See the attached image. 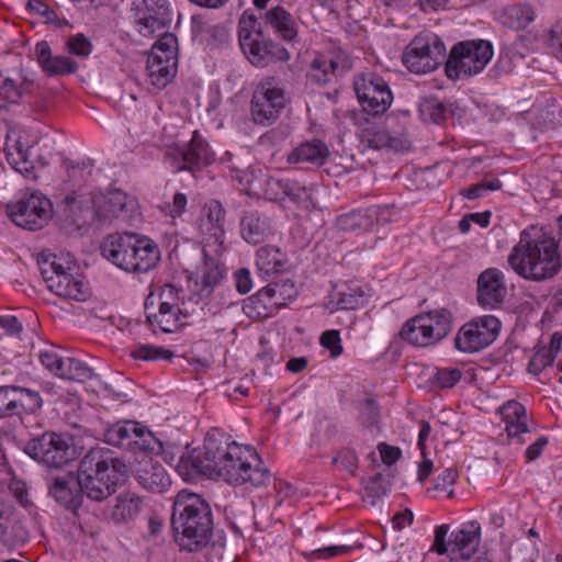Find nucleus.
<instances>
[{
    "label": "nucleus",
    "mask_w": 562,
    "mask_h": 562,
    "mask_svg": "<svg viewBox=\"0 0 562 562\" xmlns=\"http://www.w3.org/2000/svg\"><path fill=\"white\" fill-rule=\"evenodd\" d=\"M458 472L448 468L445 469L434 481V490L436 491H448L457 481Z\"/></svg>",
    "instance_id": "bf43d9fd"
},
{
    "label": "nucleus",
    "mask_w": 562,
    "mask_h": 562,
    "mask_svg": "<svg viewBox=\"0 0 562 562\" xmlns=\"http://www.w3.org/2000/svg\"><path fill=\"white\" fill-rule=\"evenodd\" d=\"M226 211L217 200L206 202L199 218V229L204 239V247L213 248L216 256L223 251L225 237Z\"/></svg>",
    "instance_id": "aec40b11"
},
{
    "label": "nucleus",
    "mask_w": 562,
    "mask_h": 562,
    "mask_svg": "<svg viewBox=\"0 0 562 562\" xmlns=\"http://www.w3.org/2000/svg\"><path fill=\"white\" fill-rule=\"evenodd\" d=\"M35 55L40 66L48 76L72 75L79 68L78 63L68 56H54L46 41L36 44Z\"/></svg>",
    "instance_id": "c85d7f7f"
},
{
    "label": "nucleus",
    "mask_w": 562,
    "mask_h": 562,
    "mask_svg": "<svg viewBox=\"0 0 562 562\" xmlns=\"http://www.w3.org/2000/svg\"><path fill=\"white\" fill-rule=\"evenodd\" d=\"M548 443L549 440L546 436L538 437L537 440L526 449L525 456L527 461L531 462L537 460L542 454Z\"/></svg>",
    "instance_id": "0e129e2a"
},
{
    "label": "nucleus",
    "mask_w": 562,
    "mask_h": 562,
    "mask_svg": "<svg viewBox=\"0 0 562 562\" xmlns=\"http://www.w3.org/2000/svg\"><path fill=\"white\" fill-rule=\"evenodd\" d=\"M361 139L374 149L392 148L398 150L401 140L392 137L383 126L370 125L361 131Z\"/></svg>",
    "instance_id": "c9c22d12"
},
{
    "label": "nucleus",
    "mask_w": 562,
    "mask_h": 562,
    "mask_svg": "<svg viewBox=\"0 0 562 562\" xmlns=\"http://www.w3.org/2000/svg\"><path fill=\"white\" fill-rule=\"evenodd\" d=\"M38 266L50 292L75 301H85L89 296V288L80 268L69 256L49 254L38 260Z\"/></svg>",
    "instance_id": "0eeeda50"
},
{
    "label": "nucleus",
    "mask_w": 562,
    "mask_h": 562,
    "mask_svg": "<svg viewBox=\"0 0 562 562\" xmlns=\"http://www.w3.org/2000/svg\"><path fill=\"white\" fill-rule=\"evenodd\" d=\"M135 479L144 488L155 493L165 492L171 484L165 468L150 457L138 462Z\"/></svg>",
    "instance_id": "bb28decb"
},
{
    "label": "nucleus",
    "mask_w": 562,
    "mask_h": 562,
    "mask_svg": "<svg viewBox=\"0 0 562 562\" xmlns=\"http://www.w3.org/2000/svg\"><path fill=\"white\" fill-rule=\"evenodd\" d=\"M38 359L47 370H49L56 376H59V373L64 367L65 358H61L54 347H47L40 350Z\"/></svg>",
    "instance_id": "8fccbe9b"
},
{
    "label": "nucleus",
    "mask_w": 562,
    "mask_h": 562,
    "mask_svg": "<svg viewBox=\"0 0 562 562\" xmlns=\"http://www.w3.org/2000/svg\"><path fill=\"white\" fill-rule=\"evenodd\" d=\"M501 328V321L493 315L475 317L458 330L454 337L456 348L464 353L479 352L496 340Z\"/></svg>",
    "instance_id": "2eb2a0df"
},
{
    "label": "nucleus",
    "mask_w": 562,
    "mask_h": 562,
    "mask_svg": "<svg viewBox=\"0 0 562 562\" xmlns=\"http://www.w3.org/2000/svg\"><path fill=\"white\" fill-rule=\"evenodd\" d=\"M453 315L447 308L418 314L403 325L400 336L416 347H428L447 337L452 330Z\"/></svg>",
    "instance_id": "6e6552de"
},
{
    "label": "nucleus",
    "mask_w": 562,
    "mask_h": 562,
    "mask_svg": "<svg viewBox=\"0 0 562 562\" xmlns=\"http://www.w3.org/2000/svg\"><path fill=\"white\" fill-rule=\"evenodd\" d=\"M505 274L498 268H487L477 278V302L485 308H497L506 296Z\"/></svg>",
    "instance_id": "b1692460"
},
{
    "label": "nucleus",
    "mask_w": 562,
    "mask_h": 562,
    "mask_svg": "<svg viewBox=\"0 0 562 562\" xmlns=\"http://www.w3.org/2000/svg\"><path fill=\"white\" fill-rule=\"evenodd\" d=\"M299 295V288L290 279H283V307L292 303Z\"/></svg>",
    "instance_id": "338daca9"
},
{
    "label": "nucleus",
    "mask_w": 562,
    "mask_h": 562,
    "mask_svg": "<svg viewBox=\"0 0 562 562\" xmlns=\"http://www.w3.org/2000/svg\"><path fill=\"white\" fill-rule=\"evenodd\" d=\"M134 22L137 32L151 37L172 21L169 0H133Z\"/></svg>",
    "instance_id": "f3484780"
},
{
    "label": "nucleus",
    "mask_w": 562,
    "mask_h": 562,
    "mask_svg": "<svg viewBox=\"0 0 562 562\" xmlns=\"http://www.w3.org/2000/svg\"><path fill=\"white\" fill-rule=\"evenodd\" d=\"M557 334H553L550 346L548 348H541L532 356L528 363V370L532 374H540L547 367L551 366L557 358L559 352V346L554 347V338Z\"/></svg>",
    "instance_id": "37998d69"
},
{
    "label": "nucleus",
    "mask_w": 562,
    "mask_h": 562,
    "mask_svg": "<svg viewBox=\"0 0 562 562\" xmlns=\"http://www.w3.org/2000/svg\"><path fill=\"white\" fill-rule=\"evenodd\" d=\"M257 266L266 278L277 276L281 269L279 248L269 245L260 247L257 251Z\"/></svg>",
    "instance_id": "58836bf2"
},
{
    "label": "nucleus",
    "mask_w": 562,
    "mask_h": 562,
    "mask_svg": "<svg viewBox=\"0 0 562 562\" xmlns=\"http://www.w3.org/2000/svg\"><path fill=\"white\" fill-rule=\"evenodd\" d=\"M493 54V46L488 41L460 42L450 50L445 68L446 74L452 80L476 75L486 67Z\"/></svg>",
    "instance_id": "1a4fd4ad"
},
{
    "label": "nucleus",
    "mask_w": 562,
    "mask_h": 562,
    "mask_svg": "<svg viewBox=\"0 0 562 562\" xmlns=\"http://www.w3.org/2000/svg\"><path fill=\"white\" fill-rule=\"evenodd\" d=\"M333 462L340 464L348 472L355 473L358 468V456L351 449H342L334 457Z\"/></svg>",
    "instance_id": "13d9d810"
},
{
    "label": "nucleus",
    "mask_w": 562,
    "mask_h": 562,
    "mask_svg": "<svg viewBox=\"0 0 562 562\" xmlns=\"http://www.w3.org/2000/svg\"><path fill=\"white\" fill-rule=\"evenodd\" d=\"M171 526L182 549L189 552L202 550L213 537L210 504L196 493L180 491L173 501Z\"/></svg>",
    "instance_id": "7ed1b4c3"
},
{
    "label": "nucleus",
    "mask_w": 562,
    "mask_h": 562,
    "mask_svg": "<svg viewBox=\"0 0 562 562\" xmlns=\"http://www.w3.org/2000/svg\"><path fill=\"white\" fill-rule=\"evenodd\" d=\"M166 158L171 161L178 171L200 170L211 165L215 154L198 131L193 132L191 140L181 148L168 150Z\"/></svg>",
    "instance_id": "a211bd4d"
},
{
    "label": "nucleus",
    "mask_w": 562,
    "mask_h": 562,
    "mask_svg": "<svg viewBox=\"0 0 562 562\" xmlns=\"http://www.w3.org/2000/svg\"><path fill=\"white\" fill-rule=\"evenodd\" d=\"M29 532L18 513L9 507L0 508V542L7 547L23 544Z\"/></svg>",
    "instance_id": "c756f323"
},
{
    "label": "nucleus",
    "mask_w": 562,
    "mask_h": 562,
    "mask_svg": "<svg viewBox=\"0 0 562 562\" xmlns=\"http://www.w3.org/2000/svg\"><path fill=\"white\" fill-rule=\"evenodd\" d=\"M94 371L85 361L75 357H67L64 367L59 373V378L83 383L93 378Z\"/></svg>",
    "instance_id": "ea45409f"
},
{
    "label": "nucleus",
    "mask_w": 562,
    "mask_h": 562,
    "mask_svg": "<svg viewBox=\"0 0 562 562\" xmlns=\"http://www.w3.org/2000/svg\"><path fill=\"white\" fill-rule=\"evenodd\" d=\"M137 435L138 437L135 440L134 446L139 447L140 449L156 456L166 453L164 443L158 438H156L150 430L140 425V430L137 432Z\"/></svg>",
    "instance_id": "a18cd8bd"
},
{
    "label": "nucleus",
    "mask_w": 562,
    "mask_h": 562,
    "mask_svg": "<svg viewBox=\"0 0 562 562\" xmlns=\"http://www.w3.org/2000/svg\"><path fill=\"white\" fill-rule=\"evenodd\" d=\"M353 88L363 111L368 114H383L393 102L387 82L374 72L358 75L353 80Z\"/></svg>",
    "instance_id": "dca6fc26"
},
{
    "label": "nucleus",
    "mask_w": 562,
    "mask_h": 562,
    "mask_svg": "<svg viewBox=\"0 0 562 562\" xmlns=\"http://www.w3.org/2000/svg\"><path fill=\"white\" fill-rule=\"evenodd\" d=\"M446 54L440 37L431 32H422L406 46L402 60L414 74H428L438 68Z\"/></svg>",
    "instance_id": "9d476101"
},
{
    "label": "nucleus",
    "mask_w": 562,
    "mask_h": 562,
    "mask_svg": "<svg viewBox=\"0 0 562 562\" xmlns=\"http://www.w3.org/2000/svg\"><path fill=\"white\" fill-rule=\"evenodd\" d=\"M192 471L207 477H221L233 485L250 483L260 486L269 481L268 469L261 467V460L254 448L229 441L228 438L212 430L207 432L202 451L192 454L187 460L181 456L179 462Z\"/></svg>",
    "instance_id": "f257e3e1"
},
{
    "label": "nucleus",
    "mask_w": 562,
    "mask_h": 562,
    "mask_svg": "<svg viewBox=\"0 0 562 562\" xmlns=\"http://www.w3.org/2000/svg\"><path fill=\"white\" fill-rule=\"evenodd\" d=\"M352 551V547L350 546H326L323 548L314 549L310 552H305L304 555L310 561L316 560H328L335 557L346 555Z\"/></svg>",
    "instance_id": "49530a36"
},
{
    "label": "nucleus",
    "mask_w": 562,
    "mask_h": 562,
    "mask_svg": "<svg viewBox=\"0 0 562 562\" xmlns=\"http://www.w3.org/2000/svg\"><path fill=\"white\" fill-rule=\"evenodd\" d=\"M7 214L15 225L37 231L50 220L53 205L41 192H24L16 201L7 205Z\"/></svg>",
    "instance_id": "f8f14e48"
},
{
    "label": "nucleus",
    "mask_w": 562,
    "mask_h": 562,
    "mask_svg": "<svg viewBox=\"0 0 562 562\" xmlns=\"http://www.w3.org/2000/svg\"><path fill=\"white\" fill-rule=\"evenodd\" d=\"M13 395L16 402L18 416L33 414L43 405V398L35 390L13 385Z\"/></svg>",
    "instance_id": "4c0bfd02"
},
{
    "label": "nucleus",
    "mask_w": 562,
    "mask_h": 562,
    "mask_svg": "<svg viewBox=\"0 0 562 562\" xmlns=\"http://www.w3.org/2000/svg\"><path fill=\"white\" fill-rule=\"evenodd\" d=\"M366 302L363 290L356 284H345L335 289L326 303L329 313L357 310Z\"/></svg>",
    "instance_id": "473e14b6"
},
{
    "label": "nucleus",
    "mask_w": 562,
    "mask_h": 562,
    "mask_svg": "<svg viewBox=\"0 0 562 562\" xmlns=\"http://www.w3.org/2000/svg\"><path fill=\"white\" fill-rule=\"evenodd\" d=\"M67 49L72 55L87 57L92 50V45L85 35L76 34L67 41Z\"/></svg>",
    "instance_id": "6e6d98bb"
},
{
    "label": "nucleus",
    "mask_w": 562,
    "mask_h": 562,
    "mask_svg": "<svg viewBox=\"0 0 562 562\" xmlns=\"http://www.w3.org/2000/svg\"><path fill=\"white\" fill-rule=\"evenodd\" d=\"M213 248L203 247V259L190 276L189 281L194 284L192 291L200 297H207L223 279V267L214 256Z\"/></svg>",
    "instance_id": "4be33fe9"
},
{
    "label": "nucleus",
    "mask_w": 562,
    "mask_h": 562,
    "mask_svg": "<svg viewBox=\"0 0 562 562\" xmlns=\"http://www.w3.org/2000/svg\"><path fill=\"white\" fill-rule=\"evenodd\" d=\"M135 203L121 190H113L97 201L95 215L100 222H111L114 218L127 220Z\"/></svg>",
    "instance_id": "a878e982"
},
{
    "label": "nucleus",
    "mask_w": 562,
    "mask_h": 562,
    "mask_svg": "<svg viewBox=\"0 0 562 562\" xmlns=\"http://www.w3.org/2000/svg\"><path fill=\"white\" fill-rule=\"evenodd\" d=\"M143 509V499L133 492H123L115 497L114 504L103 512L105 519L114 525L134 520Z\"/></svg>",
    "instance_id": "cd10ccee"
},
{
    "label": "nucleus",
    "mask_w": 562,
    "mask_h": 562,
    "mask_svg": "<svg viewBox=\"0 0 562 562\" xmlns=\"http://www.w3.org/2000/svg\"><path fill=\"white\" fill-rule=\"evenodd\" d=\"M378 450L381 456V460L386 465L396 463L402 457V450L398 447L381 442L378 445Z\"/></svg>",
    "instance_id": "052dcab7"
},
{
    "label": "nucleus",
    "mask_w": 562,
    "mask_h": 562,
    "mask_svg": "<svg viewBox=\"0 0 562 562\" xmlns=\"http://www.w3.org/2000/svg\"><path fill=\"white\" fill-rule=\"evenodd\" d=\"M126 472L125 463L104 449H91L82 458L77 471L81 488L91 501L110 497Z\"/></svg>",
    "instance_id": "423d86ee"
},
{
    "label": "nucleus",
    "mask_w": 562,
    "mask_h": 562,
    "mask_svg": "<svg viewBox=\"0 0 562 562\" xmlns=\"http://www.w3.org/2000/svg\"><path fill=\"white\" fill-rule=\"evenodd\" d=\"M178 69V40L172 33H164L153 45L147 59L150 85L164 89L176 76Z\"/></svg>",
    "instance_id": "9b49d317"
},
{
    "label": "nucleus",
    "mask_w": 562,
    "mask_h": 562,
    "mask_svg": "<svg viewBox=\"0 0 562 562\" xmlns=\"http://www.w3.org/2000/svg\"><path fill=\"white\" fill-rule=\"evenodd\" d=\"M262 195L269 201H279L281 194V180L267 176L263 180Z\"/></svg>",
    "instance_id": "680f3d73"
},
{
    "label": "nucleus",
    "mask_w": 562,
    "mask_h": 562,
    "mask_svg": "<svg viewBox=\"0 0 562 562\" xmlns=\"http://www.w3.org/2000/svg\"><path fill=\"white\" fill-rule=\"evenodd\" d=\"M535 20V12L528 4H514L504 9L501 21L513 30L526 29Z\"/></svg>",
    "instance_id": "e433bc0d"
},
{
    "label": "nucleus",
    "mask_w": 562,
    "mask_h": 562,
    "mask_svg": "<svg viewBox=\"0 0 562 562\" xmlns=\"http://www.w3.org/2000/svg\"><path fill=\"white\" fill-rule=\"evenodd\" d=\"M126 117L130 120V122L134 125V128L137 131V127H139L142 134H151L154 133V126L156 125V122L154 117L148 120V109L145 106L144 111L142 109L137 111H133L130 108H127Z\"/></svg>",
    "instance_id": "09e8293b"
},
{
    "label": "nucleus",
    "mask_w": 562,
    "mask_h": 562,
    "mask_svg": "<svg viewBox=\"0 0 562 562\" xmlns=\"http://www.w3.org/2000/svg\"><path fill=\"white\" fill-rule=\"evenodd\" d=\"M498 411L508 439L519 445L524 443L526 436L530 434V418L526 407L521 403L510 400L504 403Z\"/></svg>",
    "instance_id": "393cba45"
},
{
    "label": "nucleus",
    "mask_w": 562,
    "mask_h": 562,
    "mask_svg": "<svg viewBox=\"0 0 562 562\" xmlns=\"http://www.w3.org/2000/svg\"><path fill=\"white\" fill-rule=\"evenodd\" d=\"M508 267L521 279L544 282L562 270L560 243L543 227L530 225L519 233L507 256Z\"/></svg>",
    "instance_id": "f03ea898"
},
{
    "label": "nucleus",
    "mask_w": 562,
    "mask_h": 562,
    "mask_svg": "<svg viewBox=\"0 0 562 562\" xmlns=\"http://www.w3.org/2000/svg\"><path fill=\"white\" fill-rule=\"evenodd\" d=\"M23 94L22 81L5 76L0 71V109L8 103L18 102Z\"/></svg>",
    "instance_id": "c03bdc74"
},
{
    "label": "nucleus",
    "mask_w": 562,
    "mask_h": 562,
    "mask_svg": "<svg viewBox=\"0 0 562 562\" xmlns=\"http://www.w3.org/2000/svg\"><path fill=\"white\" fill-rule=\"evenodd\" d=\"M140 424L133 420L119 422L106 429L105 441L115 447L130 448L135 445Z\"/></svg>",
    "instance_id": "f704fd0d"
},
{
    "label": "nucleus",
    "mask_w": 562,
    "mask_h": 562,
    "mask_svg": "<svg viewBox=\"0 0 562 562\" xmlns=\"http://www.w3.org/2000/svg\"><path fill=\"white\" fill-rule=\"evenodd\" d=\"M449 528L446 525L435 529V539L431 549L439 555L453 554L469 560L476 551L481 540V525L477 521L463 524L459 529L451 532L450 539L446 542Z\"/></svg>",
    "instance_id": "ddd939ff"
},
{
    "label": "nucleus",
    "mask_w": 562,
    "mask_h": 562,
    "mask_svg": "<svg viewBox=\"0 0 562 562\" xmlns=\"http://www.w3.org/2000/svg\"><path fill=\"white\" fill-rule=\"evenodd\" d=\"M101 254L127 273H147L156 268L161 259L156 241L133 233L108 235L101 243Z\"/></svg>",
    "instance_id": "39448f33"
},
{
    "label": "nucleus",
    "mask_w": 562,
    "mask_h": 562,
    "mask_svg": "<svg viewBox=\"0 0 562 562\" xmlns=\"http://www.w3.org/2000/svg\"><path fill=\"white\" fill-rule=\"evenodd\" d=\"M14 151L8 153V159L13 168L23 175L27 179H35V168L31 161H29V148H24L20 142L13 145Z\"/></svg>",
    "instance_id": "79ce46f5"
},
{
    "label": "nucleus",
    "mask_w": 562,
    "mask_h": 562,
    "mask_svg": "<svg viewBox=\"0 0 562 562\" xmlns=\"http://www.w3.org/2000/svg\"><path fill=\"white\" fill-rule=\"evenodd\" d=\"M271 32L281 33V7L266 12L262 22L245 12L238 22L239 46L247 59L257 67H267L281 58V46L271 40Z\"/></svg>",
    "instance_id": "20e7f679"
},
{
    "label": "nucleus",
    "mask_w": 562,
    "mask_h": 562,
    "mask_svg": "<svg viewBox=\"0 0 562 562\" xmlns=\"http://www.w3.org/2000/svg\"><path fill=\"white\" fill-rule=\"evenodd\" d=\"M132 355L134 358L145 361L157 359L170 360L173 357V352L171 350L150 345H140Z\"/></svg>",
    "instance_id": "de8ad7c7"
},
{
    "label": "nucleus",
    "mask_w": 562,
    "mask_h": 562,
    "mask_svg": "<svg viewBox=\"0 0 562 562\" xmlns=\"http://www.w3.org/2000/svg\"><path fill=\"white\" fill-rule=\"evenodd\" d=\"M155 294L151 293L145 303L146 317L156 333L160 330L162 333H175L181 327V310L180 308H164L158 306V313L150 312V306L155 304Z\"/></svg>",
    "instance_id": "7c9ffc66"
},
{
    "label": "nucleus",
    "mask_w": 562,
    "mask_h": 562,
    "mask_svg": "<svg viewBox=\"0 0 562 562\" xmlns=\"http://www.w3.org/2000/svg\"><path fill=\"white\" fill-rule=\"evenodd\" d=\"M47 487L49 495L65 508L76 510L81 506L85 492L78 474L70 472L53 476L48 479Z\"/></svg>",
    "instance_id": "5701e85b"
},
{
    "label": "nucleus",
    "mask_w": 562,
    "mask_h": 562,
    "mask_svg": "<svg viewBox=\"0 0 562 562\" xmlns=\"http://www.w3.org/2000/svg\"><path fill=\"white\" fill-rule=\"evenodd\" d=\"M329 156V149L321 140L306 142L296 147L288 157L290 164L310 162L323 165Z\"/></svg>",
    "instance_id": "72a5a7b5"
},
{
    "label": "nucleus",
    "mask_w": 562,
    "mask_h": 562,
    "mask_svg": "<svg viewBox=\"0 0 562 562\" xmlns=\"http://www.w3.org/2000/svg\"><path fill=\"white\" fill-rule=\"evenodd\" d=\"M24 452L40 464L52 469H60L75 458L67 439L56 432H44L30 439L24 446Z\"/></svg>",
    "instance_id": "4468645a"
},
{
    "label": "nucleus",
    "mask_w": 562,
    "mask_h": 562,
    "mask_svg": "<svg viewBox=\"0 0 562 562\" xmlns=\"http://www.w3.org/2000/svg\"><path fill=\"white\" fill-rule=\"evenodd\" d=\"M272 233L271 222L266 215L249 211L240 218V234L248 244L262 243Z\"/></svg>",
    "instance_id": "2f4dec72"
},
{
    "label": "nucleus",
    "mask_w": 562,
    "mask_h": 562,
    "mask_svg": "<svg viewBox=\"0 0 562 562\" xmlns=\"http://www.w3.org/2000/svg\"><path fill=\"white\" fill-rule=\"evenodd\" d=\"M67 213V218H69L77 228L86 226L91 217L90 210H83L75 200L68 203Z\"/></svg>",
    "instance_id": "5fc2aeb1"
},
{
    "label": "nucleus",
    "mask_w": 562,
    "mask_h": 562,
    "mask_svg": "<svg viewBox=\"0 0 562 562\" xmlns=\"http://www.w3.org/2000/svg\"><path fill=\"white\" fill-rule=\"evenodd\" d=\"M321 345L330 351L333 358H337L342 353L340 334L338 330H326L321 336Z\"/></svg>",
    "instance_id": "4d7b16f0"
},
{
    "label": "nucleus",
    "mask_w": 562,
    "mask_h": 562,
    "mask_svg": "<svg viewBox=\"0 0 562 562\" xmlns=\"http://www.w3.org/2000/svg\"><path fill=\"white\" fill-rule=\"evenodd\" d=\"M0 326L11 335H15L22 331V324L18 317L13 315L0 316Z\"/></svg>",
    "instance_id": "69168bd1"
},
{
    "label": "nucleus",
    "mask_w": 562,
    "mask_h": 562,
    "mask_svg": "<svg viewBox=\"0 0 562 562\" xmlns=\"http://www.w3.org/2000/svg\"><path fill=\"white\" fill-rule=\"evenodd\" d=\"M18 416L13 385L0 386V418Z\"/></svg>",
    "instance_id": "3c124183"
},
{
    "label": "nucleus",
    "mask_w": 562,
    "mask_h": 562,
    "mask_svg": "<svg viewBox=\"0 0 562 562\" xmlns=\"http://www.w3.org/2000/svg\"><path fill=\"white\" fill-rule=\"evenodd\" d=\"M413 513L409 509L395 514L392 519L393 528L396 530L404 529L413 522Z\"/></svg>",
    "instance_id": "774afa93"
},
{
    "label": "nucleus",
    "mask_w": 562,
    "mask_h": 562,
    "mask_svg": "<svg viewBox=\"0 0 562 562\" xmlns=\"http://www.w3.org/2000/svg\"><path fill=\"white\" fill-rule=\"evenodd\" d=\"M236 290L240 294H247L252 289V279L250 271L246 268H240L234 273Z\"/></svg>",
    "instance_id": "e2e57ef3"
},
{
    "label": "nucleus",
    "mask_w": 562,
    "mask_h": 562,
    "mask_svg": "<svg viewBox=\"0 0 562 562\" xmlns=\"http://www.w3.org/2000/svg\"><path fill=\"white\" fill-rule=\"evenodd\" d=\"M158 306L164 308H180L179 290L171 285L165 284L157 294Z\"/></svg>",
    "instance_id": "603ef678"
},
{
    "label": "nucleus",
    "mask_w": 562,
    "mask_h": 562,
    "mask_svg": "<svg viewBox=\"0 0 562 562\" xmlns=\"http://www.w3.org/2000/svg\"><path fill=\"white\" fill-rule=\"evenodd\" d=\"M462 378V371L459 368L437 369L435 380L440 387L450 389L454 386Z\"/></svg>",
    "instance_id": "864d4df0"
},
{
    "label": "nucleus",
    "mask_w": 562,
    "mask_h": 562,
    "mask_svg": "<svg viewBox=\"0 0 562 562\" xmlns=\"http://www.w3.org/2000/svg\"><path fill=\"white\" fill-rule=\"evenodd\" d=\"M418 111L423 121L441 124L450 110L447 104L442 103L437 98H428L419 103Z\"/></svg>",
    "instance_id": "a19ab883"
},
{
    "label": "nucleus",
    "mask_w": 562,
    "mask_h": 562,
    "mask_svg": "<svg viewBox=\"0 0 562 562\" xmlns=\"http://www.w3.org/2000/svg\"><path fill=\"white\" fill-rule=\"evenodd\" d=\"M349 68L350 63L347 53L339 47H333L315 56L311 64L310 77L318 85H327Z\"/></svg>",
    "instance_id": "412c9836"
},
{
    "label": "nucleus",
    "mask_w": 562,
    "mask_h": 562,
    "mask_svg": "<svg viewBox=\"0 0 562 562\" xmlns=\"http://www.w3.org/2000/svg\"><path fill=\"white\" fill-rule=\"evenodd\" d=\"M281 111V81L278 77L266 78L251 100V113L255 122L268 124L273 122Z\"/></svg>",
    "instance_id": "6ab92c4d"
}]
</instances>
